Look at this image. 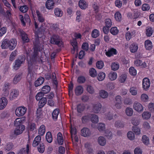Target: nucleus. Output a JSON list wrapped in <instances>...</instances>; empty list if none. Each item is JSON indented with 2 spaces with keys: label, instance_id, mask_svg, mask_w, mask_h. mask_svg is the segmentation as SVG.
Segmentation results:
<instances>
[{
  "label": "nucleus",
  "instance_id": "1",
  "mask_svg": "<svg viewBox=\"0 0 154 154\" xmlns=\"http://www.w3.org/2000/svg\"><path fill=\"white\" fill-rule=\"evenodd\" d=\"M27 60L28 62V73L27 76V80L30 83L34 80V77L31 76V73L32 71V66L33 63L36 60V57L38 54V51L37 50L35 49L33 54L31 57L29 56L27 52L26 53Z\"/></svg>",
  "mask_w": 154,
  "mask_h": 154
},
{
  "label": "nucleus",
  "instance_id": "2",
  "mask_svg": "<svg viewBox=\"0 0 154 154\" xmlns=\"http://www.w3.org/2000/svg\"><path fill=\"white\" fill-rule=\"evenodd\" d=\"M50 42L53 44L60 46L62 44L61 39L59 36L56 34L53 35L50 38Z\"/></svg>",
  "mask_w": 154,
  "mask_h": 154
},
{
  "label": "nucleus",
  "instance_id": "3",
  "mask_svg": "<svg viewBox=\"0 0 154 154\" xmlns=\"http://www.w3.org/2000/svg\"><path fill=\"white\" fill-rule=\"evenodd\" d=\"M27 108L24 106H20L16 108L15 113L17 116L18 117L22 116L26 113Z\"/></svg>",
  "mask_w": 154,
  "mask_h": 154
},
{
  "label": "nucleus",
  "instance_id": "4",
  "mask_svg": "<svg viewBox=\"0 0 154 154\" xmlns=\"http://www.w3.org/2000/svg\"><path fill=\"white\" fill-rule=\"evenodd\" d=\"M25 58L23 56H20L18 59L15 61V64L14 66V69L17 70L21 66V64L25 61Z\"/></svg>",
  "mask_w": 154,
  "mask_h": 154
},
{
  "label": "nucleus",
  "instance_id": "5",
  "mask_svg": "<svg viewBox=\"0 0 154 154\" xmlns=\"http://www.w3.org/2000/svg\"><path fill=\"white\" fill-rule=\"evenodd\" d=\"M143 88L144 90L147 91L150 85L149 80L147 78H144L142 82Z\"/></svg>",
  "mask_w": 154,
  "mask_h": 154
},
{
  "label": "nucleus",
  "instance_id": "6",
  "mask_svg": "<svg viewBox=\"0 0 154 154\" xmlns=\"http://www.w3.org/2000/svg\"><path fill=\"white\" fill-rule=\"evenodd\" d=\"M133 109L138 112L143 111V107L142 105L138 102H134L133 105Z\"/></svg>",
  "mask_w": 154,
  "mask_h": 154
},
{
  "label": "nucleus",
  "instance_id": "7",
  "mask_svg": "<svg viewBox=\"0 0 154 154\" xmlns=\"http://www.w3.org/2000/svg\"><path fill=\"white\" fill-rule=\"evenodd\" d=\"M7 98L4 97L0 98V110L3 109L5 107L8 103Z\"/></svg>",
  "mask_w": 154,
  "mask_h": 154
},
{
  "label": "nucleus",
  "instance_id": "8",
  "mask_svg": "<svg viewBox=\"0 0 154 154\" xmlns=\"http://www.w3.org/2000/svg\"><path fill=\"white\" fill-rule=\"evenodd\" d=\"M19 94V91L18 90L15 89L12 90L9 96L10 100H12L15 99L18 96Z\"/></svg>",
  "mask_w": 154,
  "mask_h": 154
},
{
  "label": "nucleus",
  "instance_id": "9",
  "mask_svg": "<svg viewBox=\"0 0 154 154\" xmlns=\"http://www.w3.org/2000/svg\"><path fill=\"white\" fill-rule=\"evenodd\" d=\"M47 102V98L46 97H44L40 100L39 102V109H37V113H38L39 112L41 111V109L43 107Z\"/></svg>",
  "mask_w": 154,
  "mask_h": 154
},
{
  "label": "nucleus",
  "instance_id": "10",
  "mask_svg": "<svg viewBox=\"0 0 154 154\" xmlns=\"http://www.w3.org/2000/svg\"><path fill=\"white\" fill-rule=\"evenodd\" d=\"M24 125H20L17 127L14 131V134L17 135L22 134L25 129Z\"/></svg>",
  "mask_w": 154,
  "mask_h": 154
},
{
  "label": "nucleus",
  "instance_id": "11",
  "mask_svg": "<svg viewBox=\"0 0 154 154\" xmlns=\"http://www.w3.org/2000/svg\"><path fill=\"white\" fill-rule=\"evenodd\" d=\"M102 106V105L100 103L94 105L93 106V112L95 113H98L100 111Z\"/></svg>",
  "mask_w": 154,
  "mask_h": 154
},
{
  "label": "nucleus",
  "instance_id": "12",
  "mask_svg": "<svg viewBox=\"0 0 154 154\" xmlns=\"http://www.w3.org/2000/svg\"><path fill=\"white\" fill-rule=\"evenodd\" d=\"M19 31L23 41L25 42H28L29 39L27 37V34L22 30H20Z\"/></svg>",
  "mask_w": 154,
  "mask_h": 154
},
{
  "label": "nucleus",
  "instance_id": "13",
  "mask_svg": "<svg viewBox=\"0 0 154 154\" xmlns=\"http://www.w3.org/2000/svg\"><path fill=\"white\" fill-rule=\"evenodd\" d=\"M91 134V132L88 128H84L81 130V135L84 137L89 136Z\"/></svg>",
  "mask_w": 154,
  "mask_h": 154
},
{
  "label": "nucleus",
  "instance_id": "14",
  "mask_svg": "<svg viewBox=\"0 0 154 154\" xmlns=\"http://www.w3.org/2000/svg\"><path fill=\"white\" fill-rule=\"evenodd\" d=\"M79 7L82 9H85L88 8V3L84 0H80L79 3Z\"/></svg>",
  "mask_w": 154,
  "mask_h": 154
},
{
  "label": "nucleus",
  "instance_id": "15",
  "mask_svg": "<svg viewBox=\"0 0 154 154\" xmlns=\"http://www.w3.org/2000/svg\"><path fill=\"white\" fill-rule=\"evenodd\" d=\"M83 88L82 86H78L75 89V94L77 96L81 95L83 93Z\"/></svg>",
  "mask_w": 154,
  "mask_h": 154
},
{
  "label": "nucleus",
  "instance_id": "16",
  "mask_svg": "<svg viewBox=\"0 0 154 154\" xmlns=\"http://www.w3.org/2000/svg\"><path fill=\"white\" fill-rule=\"evenodd\" d=\"M54 4L53 0H48L45 4L46 8L48 9H52L54 8Z\"/></svg>",
  "mask_w": 154,
  "mask_h": 154
},
{
  "label": "nucleus",
  "instance_id": "17",
  "mask_svg": "<svg viewBox=\"0 0 154 154\" xmlns=\"http://www.w3.org/2000/svg\"><path fill=\"white\" fill-rule=\"evenodd\" d=\"M45 79L44 78L40 77L35 82V86L37 87L42 84L44 82Z\"/></svg>",
  "mask_w": 154,
  "mask_h": 154
},
{
  "label": "nucleus",
  "instance_id": "18",
  "mask_svg": "<svg viewBox=\"0 0 154 154\" xmlns=\"http://www.w3.org/2000/svg\"><path fill=\"white\" fill-rule=\"evenodd\" d=\"M10 40L7 39H4L2 42L1 47L3 49H7L9 48Z\"/></svg>",
  "mask_w": 154,
  "mask_h": 154
},
{
  "label": "nucleus",
  "instance_id": "19",
  "mask_svg": "<svg viewBox=\"0 0 154 154\" xmlns=\"http://www.w3.org/2000/svg\"><path fill=\"white\" fill-rule=\"evenodd\" d=\"M97 142L98 144L102 146H104L106 143L105 138L103 136L99 137L97 139Z\"/></svg>",
  "mask_w": 154,
  "mask_h": 154
},
{
  "label": "nucleus",
  "instance_id": "20",
  "mask_svg": "<svg viewBox=\"0 0 154 154\" xmlns=\"http://www.w3.org/2000/svg\"><path fill=\"white\" fill-rule=\"evenodd\" d=\"M117 54L116 50L114 48H111L106 52V55L108 57H110Z\"/></svg>",
  "mask_w": 154,
  "mask_h": 154
},
{
  "label": "nucleus",
  "instance_id": "21",
  "mask_svg": "<svg viewBox=\"0 0 154 154\" xmlns=\"http://www.w3.org/2000/svg\"><path fill=\"white\" fill-rule=\"evenodd\" d=\"M145 46L146 50H150L152 47V43L149 40H146L145 42Z\"/></svg>",
  "mask_w": 154,
  "mask_h": 154
},
{
  "label": "nucleus",
  "instance_id": "22",
  "mask_svg": "<svg viewBox=\"0 0 154 154\" xmlns=\"http://www.w3.org/2000/svg\"><path fill=\"white\" fill-rule=\"evenodd\" d=\"M29 146L27 144L26 146V148H22L20 150L17 154H26L28 153L29 151Z\"/></svg>",
  "mask_w": 154,
  "mask_h": 154
},
{
  "label": "nucleus",
  "instance_id": "23",
  "mask_svg": "<svg viewBox=\"0 0 154 154\" xmlns=\"http://www.w3.org/2000/svg\"><path fill=\"white\" fill-rule=\"evenodd\" d=\"M134 63L137 66H141L143 67H145L146 66V63L145 62L142 63L141 61L140 60H135Z\"/></svg>",
  "mask_w": 154,
  "mask_h": 154
},
{
  "label": "nucleus",
  "instance_id": "24",
  "mask_svg": "<svg viewBox=\"0 0 154 154\" xmlns=\"http://www.w3.org/2000/svg\"><path fill=\"white\" fill-rule=\"evenodd\" d=\"M85 146L88 153L90 154L93 153V149L91 147V146L89 143H85Z\"/></svg>",
  "mask_w": 154,
  "mask_h": 154
},
{
  "label": "nucleus",
  "instance_id": "25",
  "mask_svg": "<svg viewBox=\"0 0 154 154\" xmlns=\"http://www.w3.org/2000/svg\"><path fill=\"white\" fill-rule=\"evenodd\" d=\"M10 42L8 48L10 50H12L15 48L17 43L14 39L11 40H10Z\"/></svg>",
  "mask_w": 154,
  "mask_h": 154
},
{
  "label": "nucleus",
  "instance_id": "26",
  "mask_svg": "<svg viewBox=\"0 0 154 154\" xmlns=\"http://www.w3.org/2000/svg\"><path fill=\"white\" fill-rule=\"evenodd\" d=\"M100 96L103 99L106 98L108 95L107 92L103 90H101L99 92Z\"/></svg>",
  "mask_w": 154,
  "mask_h": 154
},
{
  "label": "nucleus",
  "instance_id": "27",
  "mask_svg": "<svg viewBox=\"0 0 154 154\" xmlns=\"http://www.w3.org/2000/svg\"><path fill=\"white\" fill-rule=\"evenodd\" d=\"M54 13L55 15L58 17H61L63 15V12L59 8H56L54 10Z\"/></svg>",
  "mask_w": 154,
  "mask_h": 154
},
{
  "label": "nucleus",
  "instance_id": "28",
  "mask_svg": "<svg viewBox=\"0 0 154 154\" xmlns=\"http://www.w3.org/2000/svg\"><path fill=\"white\" fill-rule=\"evenodd\" d=\"M57 140L58 143L60 145L63 144V139L62 134L59 132L57 135Z\"/></svg>",
  "mask_w": 154,
  "mask_h": 154
},
{
  "label": "nucleus",
  "instance_id": "29",
  "mask_svg": "<svg viewBox=\"0 0 154 154\" xmlns=\"http://www.w3.org/2000/svg\"><path fill=\"white\" fill-rule=\"evenodd\" d=\"M117 75L116 72H112L109 74L108 77L111 80L113 81L115 80L117 78Z\"/></svg>",
  "mask_w": 154,
  "mask_h": 154
},
{
  "label": "nucleus",
  "instance_id": "30",
  "mask_svg": "<svg viewBox=\"0 0 154 154\" xmlns=\"http://www.w3.org/2000/svg\"><path fill=\"white\" fill-rule=\"evenodd\" d=\"M46 138L47 141L49 143H51L52 141V137L51 132L48 131L46 134Z\"/></svg>",
  "mask_w": 154,
  "mask_h": 154
},
{
  "label": "nucleus",
  "instance_id": "31",
  "mask_svg": "<svg viewBox=\"0 0 154 154\" xmlns=\"http://www.w3.org/2000/svg\"><path fill=\"white\" fill-rule=\"evenodd\" d=\"M91 121L94 123H97L98 122L99 119L98 116L95 114H91Z\"/></svg>",
  "mask_w": 154,
  "mask_h": 154
},
{
  "label": "nucleus",
  "instance_id": "32",
  "mask_svg": "<svg viewBox=\"0 0 154 154\" xmlns=\"http://www.w3.org/2000/svg\"><path fill=\"white\" fill-rule=\"evenodd\" d=\"M22 74H17L14 79L13 82L14 84H17L20 81L21 79Z\"/></svg>",
  "mask_w": 154,
  "mask_h": 154
},
{
  "label": "nucleus",
  "instance_id": "33",
  "mask_svg": "<svg viewBox=\"0 0 154 154\" xmlns=\"http://www.w3.org/2000/svg\"><path fill=\"white\" fill-rule=\"evenodd\" d=\"M36 13L38 21L40 22H43L45 20V19L42 16V14L38 10L36 11Z\"/></svg>",
  "mask_w": 154,
  "mask_h": 154
},
{
  "label": "nucleus",
  "instance_id": "34",
  "mask_svg": "<svg viewBox=\"0 0 154 154\" xmlns=\"http://www.w3.org/2000/svg\"><path fill=\"white\" fill-rule=\"evenodd\" d=\"M91 114H89L83 116L82 119V122L84 123L88 122L90 119H91Z\"/></svg>",
  "mask_w": 154,
  "mask_h": 154
},
{
  "label": "nucleus",
  "instance_id": "35",
  "mask_svg": "<svg viewBox=\"0 0 154 154\" xmlns=\"http://www.w3.org/2000/svg\"><path fill=\"white\" fill-rule=\"evenodd\" d=\"M131 122V123L135 126L138 125L140 123L139 119L135 117L132 118Z\"/></svg>",
  "mask_w": 154,
  "mask_h": 154
},
{
  "label": "nucleus",
  "instance_id": "36",
  "mask_svg": "<svg viewBox=\"0 0 154 154\" xmlns=\"http://www.w3.org/2000/svg\"><path fill=\"white\" fill-rule=\"evenodd\" d=\"M138 48L137 45L134 44H132L130 47L131 52L133 53L136 52L137 51Z\"/></svg>",
  "mask_w": 154,
  "mask_h": 154
},
{
  "label": "nucleus",
  "instance_id": "37",
  "mask_svg": "<svg viewBox=\"0 0 154 154\" xmlns=\"http://www.w3.org/2000/svg\"><path fill=\"white\" fill-rule=\"evenodd\" d=\"M45 131V127L44 125H41L38 129V134L41 135H43Z\"/></svg>",
  "mask_w": 154,
  "mask_h": 154
},
{
  "label": "nucleus",
  "instance_id": "38",
  "mask_svg": "<svg viewBox=\"0 0 154 154\" xmlns=\"http://www.w3.org/2000/svg\"><path fill=\"white\" fill-rule=\"evenodd\" d=\"M51 88L49 85H45L42 88V92L44 94L48 93L50 91Z\"/></svg>",
  "mask_w": 154,
  "mask_h": 154
},
{
  "label": "nucleus",
  "instance_id": "39",
  "mask_svg": "<svg viewBox=\"0 0 154 154\" xmlns=\"http://www.w3.org/2000/svg\"><path fill=\"white\" fill-rule=\"evenodd\" d=\"M97 128L100 132L104 131L105 129V125L103 123H99L97 125Z\"/></svg>",
  "mask_w": 154,
  "mask_h": 154
},
{
  "label": "nucleus",
  "instance_id": "40",
  "mask_svg": "<svg viewBox=\"0 0 154 154\" xmlns=\"http://www.w3.org/2000/svg\"><path fill=\"white\" fill-rule=\"evenodd\" d=\"M22 118H17L15 120L14 122V125L15 126L18 127L20 125H23L21 124L22 122Z\"/></svg>",
  "mask_w": 154,
  "mask_h": 154
},
{
  "label": "nucleus",
  "instance_id": "41",
  "mask_svg": "<svg viewBox=\"0 0 154 154\" xmlns=\"http://www.w3.org/2000/svg\"><path fill=\"white\" fill-rule=\"evenodd\" d=\"M59 113V110L57 109H55L53 111L52 113V117L53 119L56 120L57 119Z\"/></svg>",
  "mask_w": 154,
  "mask_h": 154
},
{
  "label": "nucleus",
  "instance_id": "42",
  "mask_svg": "<svg viewBox=\"0 0 154 154\" xmlns=\"http://www.w3.org/2000/svg\"><path fill=\"white\" fill-rule=\"evenodd\" d=\"M125 112L126 115L128 116H131L133 113L132 109L130 107H127L126 108Z\"/></svg>",
  "mask_w": 154,
  "mask_h": 154
},
{
  "label": "nucleus",
  "instance_id": "43",
  "mask_svg": "<svg viewBox=\"0 0 154 154\" xmlns=\"http://www.w3.org/2000/svg\"><path fill=\"white\" fill-rule=\"evenodd\" d=\"M105 74L103 72H100L98 75L97 79L99 81H103L105 78Z\"/></svg>",
  "mask_w": 154,
  "mask_h": 154
},
{
  "label": "nucleus",
  "instance_id": "44",
  "mask_svg": "<svg viewBox=\"0 0 154 154\" xmlns=\"http://www.w3.org/2000/svg\"><path fill=\"white\" fill-rule=\"evenodd\" d=\"M150 113L148 112H144L142 114V116L143 119H147L151 117Z\"/></svg>",
  "mask_w": 154,
  "mask_h": 154
},
{
  "label": "nucleus",
  "instance_id": "45",
  "mask_svg": "<svg viewBox=\"0 0 154 154\" xmlns=\"http://www.w3.org/2000/svg\"><path fill=\"white\" fill-rule=\"evenodd\" d=\"M89 74L90 76L93 77L96 76L97 75L96 71L94 68H91L90 69Z\"/></svg>",
  "mask_w": 154,
  "mask_h": 154
},
{
  "label": "nucleus",
  "instance_id": "46",
  "mask_svg": "<svg viewBox=\"0 0 154 154\" xmlns=\"http://www.w3.org/2000/svg\"><path fill=\"white\" fill-rule=\"evenodd\" d=\"M14 145L12 143H7L5 147L6 150L9 151L12 150L13 149Z\"/></svg>",
  "mask_w": 154,
  "mask_h": 154
},
{
  "label": "nucleus",
  "instance_id": "47",
  "mask_svg": "<svg viewBox=\"0 0 154 154\" xmlns=\"http://www.w3.org/2000/svg\"><path fill=\"white\" fill-rule=\"evenodd\" d=\"M37 148L38 151L40 153H42L44 151L45 148L43 143L40 144Z\"/></svg>",
  "mask_w": 154,
  "mask_h": 154
},
{
  "label": "nucleus",
  "instance_id": "48",
  "mask_svg": "<svg viewBox=\"0 0 154 154\" xmlns=\"http://www.w3.org/2000/svg\"><path fill=\"white\" fill-rule=\"evenodd\" d=\"M119 68V64L118 63H112L111 68L112 70L116 71L118 70Z\"/></svg>",
  "mask_w": 154,
  "mask_h": 154
},
{
  "label": "nucleus",
  "instance_id": "49",
  "mask_svg": "<svg viewBox=\"0 0 154 154\" xmlns=\"http://www.w3.org/2000/svg\"><path fill=\"white\" fill-rule=\"evenodd\" d=\"M91 35L92 37L96 38L99 35V32L98 30L97 29L94 30L91 33Z\"/></svg>",
  "mask_w": 154,
  "mask_h": 154
},
{
  "label": "nucleus",
  "instance_id": "50",
  "mask_svg": "<svg viewBox=\"0 0 154 154\" xmlns=\"http://www.w3.org/2000/svg\"><path fill=\"white\" fill-rule=\"evenodd\" d=\"M105 24L106 26L108 27H110L112 25L111 20L109 18L106 19L105 20Z\"/></svg>",
  "mask_w": 154,
  "mask_h": 154
},
{
  "label": "nucleus",
  "instance_id": "51",
  "mask_svg": "<svg viewBox=\"0 0 154 154\" xmlns=\"http://www.w3.org/2000/svg\"><path fill=\"white\" fill-rule=\"evenodd\" d=\"M142 140L143 143L146 145H148L149 143V138L146 135H143L142 137Z\"/></svg>",
  "mask_w": 154,
  "mask_h": 154
},
{
  "label": "nucleus",
  "instance_id": "52",
  "mask_svg": "<svg viewBox=\"0 0 154 154\" xmlns=\"http://www.w3.org/2000/svg\"><path fill=\"white\" fill-rule=\"evenodd\" d=\"M115 19L117 21H120L122 19V16L121 14L119 12H117L115 14Z\"/></svg>",
  "mask_w": 154,
  "mask_h": 154
},
{
  "label": "nucleus",
  "instance_id": "53",
  "mask_svg": "<svg viewBox=\"0 0 154 154\" xmlns=\"http://www.w3.org/2000/svg\"><path fill=\"white\" fill-rule=\"evenodd\" d=\"M141 100L143 102H147L148 100L149 97L147 94H143L141 95Z\"/></svg>",
  "mask_w": 154,
  "mask_h": 154
},
{
  "label": "nucleus",
  "instance_id": "54",
  "mask_svg": "<svg viewBox=\"0 0 154 154\" xmlns=\"http://www.w3.org/2000/svg\"><path fill=\"white\" fill-rule=\"evenodd\" d=\"M127 78V75L125 74H122L120 76L119 80L121 83L124 82Z\"/></svg>",
  "mask_w": 154,
  "mask_h": 154
},
{
  "label": "nucleus",
  "instance_id": "55",
  "mask_svg": "<svg viewBox=\"0 0 154 154\" xmlns=\"http://www.w3.org/2000/svg\"><path fill=\"white\" fill-rule=\"evenodd\" d=\"M132 130L134 132L135 134L137 135L139 134L140 133V130L139 128L136 126H133L132 127Z\"/></svg>",
  "mask_w": 154,
  "mask_h": 154
},
{
  "label": "nucleus",
  "instance_id": "56",
  "mask_svg": "<svg viewBox=\"0 0 154 154\" xmlns=\"http://www.w3.org/2000/svg\"><path fill=\"white\" fill-rule=\"evenodd\" d=\"M110 32L113 35H116L119 32V30L116 27H112L110 29Z\"/></svg>",
  "mask_w": 154,
  "mask_h": 154
},
{
  "label": "nucleus",
  "instance_id": "57",
  "mask_svg": "<svg viewBox=\"0 0 154 154\" xmlns=\"http://www.w3.org/2000/svg\"><path fill=\"white\" fill-rule=\"evenodd\" d=\"M130 92L133 95H135L137 94V90L136 88L132 87L130 88Z\"/></svg>",
  "mask_w": 154,
  "mask_h": 154
},
{
  "label": "nucleus",
  "instance_id": "58",
  "mask_svg": "<svg viewBox=\"0 0 154 154\" xmlns=\"http://www.w3.org/2000/svg\"><path fill=\"white\" fill-rule=\"evenodd\" d=\"M127 135L129 139L132 140L134 139V134L132 131H129L127 133Z\"/></svg>",
  "mask_w": 154,
  "mask_h": 154
},
{
  "label": "nucleus",
  "instance_id": "59",
  "mask_svg": "<svg viewBox=\"0 0 154 154\" xmlns=\"http://www.w3.org/2000/svg\"><path fill=\"white\" fill-rule=\"evenodd\" d=\"M153 32V30L152 28L150 27L146 29V34L147 36H151Z\"/></svg>",
  "mask_w": 154,
  "mask_h": 154
},
{
  "label": "nucleus",
  "instance_id": "60",
  "mask_svg": "<svg viewBox=\"0 0 154 154\" xmlns=\"http://www.w3.org/2000/svg\"><path fill=\"white\" fill-rule=\"evenodd\" d=\"M129 72L131 75L134 76L136 75L137 74L136 70L133 67H131L129 68Z\"/></svg>",
  "mask_w": 154,
  "mask_h": 154
},
{
  "label": "nucleus",
  "instance_id": "61",
  "mask_svg": "<svg viewBox=\"0 0 154 154\" xmlns=\"http://www.w3.org/2000/svg\"><path fill=\"white\" fill-rule=\"evenodd\" d=\"M85 78L84 76H80L78 77L77 82L79 84H82L85 82Z\"/></svg>",
  "mask_w": 154,
  "mask_h": 154
},
{
  "label": "nucleus",
  "instance_id": "62",
  "mask_svg": "<svg viewBox=\"0 0 154 154\" xmlns=\"http://www.w3.org/2000/svg\"><path fill=\"white\" fill-rule=\"evenodd\" d=\"M87 90L90 94H92L94 92L93 88L90 85H87Z\"/></svg>",
  "mask_w": 154,
  "mask_h": 154
},
{
  "label": "nucleus",
  "instance_id": "63",
  "mask_svg": "<svg viewBox=\"0 0 154 154\" xmlns=\"http://www.w3.org/2000/svg\"><path fill=\"white\" fill-rule=\"evenodd\" d=\"M105 136L109 139H111L112 136V132L109 130H107L105 132Z\"/></svg>",
  "mask_w": 154,
  "mask_h": 154
},
{
  "label": "nucleus",
  "instance_id": "64",
  "mask_svg": "<svg viewBox=\"0 0 154 154\" xmlns=\"http://www.w3.org/2000/svg\"><path fill=\"white\" fill-rule=\"evenodd\" d=\"M104 64L102 61H98L96 63V66L98 69H101L103 66Z\"/></svg>",
  "mask_w": 154,
  "mask_h": 154
}]
</instances>
